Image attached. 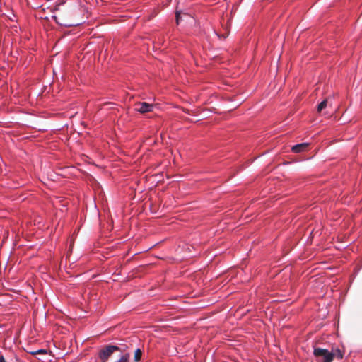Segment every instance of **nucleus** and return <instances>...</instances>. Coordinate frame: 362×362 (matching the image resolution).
<instances>
[{"label":"nucleus","mask_w":362,"mask_h":362,"mask_svg":"<svg viewBox=\"0 0 362 362\" xmlns=\"http://www.w3.org/2000/svg\"><path fill=\"white\" fill-rule=\"evenodd\" d=\"M115 351H121L120 348L116 345L108 344L98 351V356L101 362H109V358Z\"/></svg>","instance_id":"f257e3e1"},{"label":"nucleus","mask_w":362,"mask_h":362,"mask_svg":"<svg viewBox=\"0 0 362 362\" xmlns=\"http://www.w3.org/2000/svg\"><path fill=\"white\" fill-rule=\"evenodd\" d=\"M175 17H176V21H177V23L178 24V23H179L180 18V11H176V13H175Z\"/></svg>","instance_id":"9d476101"},{"label":"nucleus","mask_w":362,"mask_h":362,"mask_svg":"<svg viewBox=\"0 0 362 362\" xmlns=\"http://www.w3.org/2000/svg\"><path fill=\"white\" fill-rule=\"evenodd\" d=\"M332 354H334V358H337L339 360H341L343 358L344 355V351L341 350L339 348H332V351H330Z\"/></svg>","instance_id":"39448f33"},{"label":"nucleus","mask_w":362,"mask_h":362,"mask_svg":"<svg viewBox=\"0 0 362 362\" xmlns=\"http://www.w3.org/2000/svg\"><path fill=\"white\" fill-rule=\"evenodd\" d=\"M115 362H130V354L129 353H124L120 356L118 360Z\"/></svg>","instance_id":"423d86ee"},{"label":"nucleus","mask_w":362,"mask_h":362,"mask_svg":"<svg viewBox=\"0 0 362 362\" xmlns=\"http://www.w3.org/2000/svg\"><path fill=\"white\" fill-rule=\"evenodd\" d=\"M153 105L146 102L139 103L136 105V110L140 113L150 112L153 110Z\"/></svg>","instance_id":"7ed1b4c3"},{"label":"nucleus","mask_w":362,"mask_h":362,"mask_svg":"<svg viewBox=\"0 0 362 362\" xmlns=\"http://www.w3.org/2000/svg\"><path fill=\"white\" fill-rule=\"evenodd\" d=\"M309 144L308 143H301L292 146L291 151L293 153H298L301 152H304L307 150Z\"/></svg>","instance_id":"20e7f679"},{"label":"nucleus","mask_w":362,"mask_h":362,"mask_svg":"<svg viewBox=\"0 0 362 362\" xmlns=\"http://www.w3.org/2000/svg\"><path fill=\"white\" fill-rule=\"evenodd\" d=\"M47 354V349H37V350H35L33 352H30V354L31 355H46Z\"/></svg>","instance_id":"1a4fd4ad"},{"label":"nucleus","mask_w":362,"mask_h":362,"mask_svg":"<svg viewBox=\"0 0 362 362\" xmlns=\"http://www.w3.org/2000/svg\"><path fill=\"white\" fill-rule=\"evenodd\" d=\"M142 354H143V351H141V349H137L136 351H135V353H134V361L136 362H138L141 360V356H142Z\"/></svg>","instance_id":"0eeeda50"},{"label":"nucleus","mask_w":362,"mask_h":362,"mask_svg":"<svg viewBox=\"0 0 362 362\" xmlns=\"http://www.w3.org/2000/svg\"><path fill=\"white\" fill-rule=\"evenodd\" d=\"M0 362H6L4 356L0 353Z\"/></svg>","instance_id":"9b49d317"},{"label":"nucleus","mask_w":362,"mask_h":362,"mask_svg":"<svg viewBox=\"0 0 362 362\" xmlns=\"http://www.w3.org/2000/svg\"><path fill=\"white\" fill-rule=\"evenodd\" d=\"M313 355L317 361L322 362H332L334 354H332L328 349L320 347H314Z\"/></svg>","instance_id":"f03ea898"},{"label":"nucleus","mask_w":362,"mask_h":362,"mask_svg":"<svg viewBox=\"0 0 362 362\" xmlns=\"http://www.w3.org/2000/svg\"><path fill=\"white\" fill-rule=\"evenodd\" d=\"M80 25L79 23H75V24H69V25H64L65 26H68V27H70V26H76V25Z\"/></svg>","instance_id":"f8f14e48"},{"label":"nucleus","mask_w":362,"mask_h":362,"mask_svg":"<svg viewBox=\"0 0 362 362\" xmlns=\"http://www.w3.org/2000/svg\"><path fill=\"white\" fill-rule=\"evenodd\" d=\"M327 105V99L322 100L320 104L317 105V111L318 112H320L323 109H325Z\"/></svg>","instance_id":"6e6552de"},{"label":"nucleus","mask_w":362,"mask_h":362,"mask_svg":"<svg viewBox=\"0 0 362 362\" xmlns=\"http://www.w3.org/2000/svg\"><path fill=\"white\" fill-rule=\"evenodd\" d=\"M26 351H27L28 353L30 354V352H33L34 351H33V350H26Z\"/></svg>","instance_id":"ddd939ff"}]
</instances>
